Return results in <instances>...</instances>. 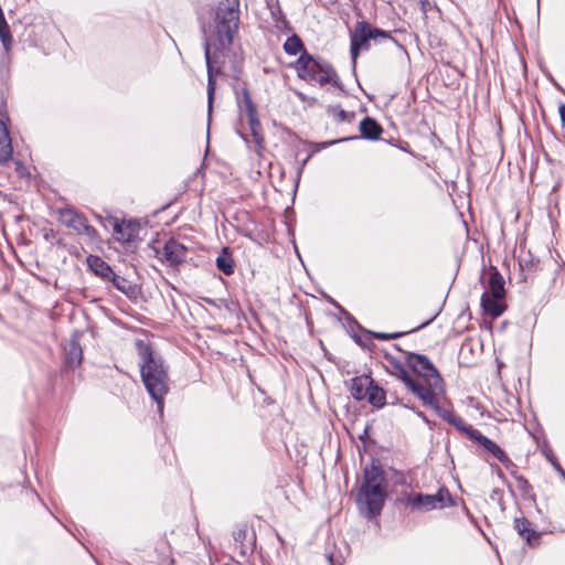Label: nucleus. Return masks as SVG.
Wrapping results in <instances>:
<instances>
[{
  "instance_id": "f257e3e1",
  "label": "nucleus",
  "mask_w": 565,
  "mask_h": 565,
  "mask_svg": "<svg viewBox=\"0 0 565 565\" xmlns=\"http://www.w3.org/2000/svg\"><path fill=\"white\" fill-rule=\"evenodd\" d=\"M241 23L239 0H221L211 20L202 26L204 57L207 72V105L212 109L216 88L215 77L230 66L238 78L242 57L233 47Z\"/></svg>"
},
{
  "instance_id": "f03ea898",
  "label": "nucleus",
  "mask_w": 565,
  "mask_h": 565,
  "mask_svg": "<svg viewBox=\"0 0 565 565\" xmlns=\"http://www.w3.org/2000/svg\"><path fill=\"white\" fill-rule=\"evenodd\" d=\"M136 347L140 358L139 366L142 383L151 398L157 403L158 413L162 414L164 396L169 392V367L163 358L145 341L138 340Z\"/></svg>"
},
{
  "instance_id": "7ed1b4c3",
  "label": "nucleus",
  "mask_w": 565,
  "mask_h": 565,
  "mask_svg": "<svg viewBox=\"0 0 565 565\" xmlns=\"http://www.w3.org/2000/svg\"><path fill=\"white\" fill-rule=\"evenodd\" d=\"M284 50L288 55H297L300 53L295 68L301 79L318 83L320 86L331 84L340 90H344L343 84L333 66L329 62L315 58L309 54L297 34H292L286 40Z\"/></svg>"
},
{
  "instance_id": "20e7f679",
  "label": "nucleus",
  "mask_w": 565,
  "mask_h": 565,
  "mask_svg": "<svg viewBox=\"0 0 565 565\" xmlns=\"http://www.w3.org/2000/svg\"><path fill=\"white\" fill-rule=\"evenodd\" d=\"M387 497V482L382 466L372 460L365 466L355 502L360 513L367 520L380 515Z\"/></svg>"
},
{
  "instance_id": "39448f33",
  "label": "nucleus",
  "mask_w": 565,
  "mask_h": 565,
  "mask_svg": "<svg viewBox=\"0 0 565 565\" xmlns=\"http://www.w3.org/2000/svg\"><path fill=\"white\" fill-rule=\"evenodd\" d=\"M407 366L413 371V382L420 388L419 393H413L417 398L419 394L427 392H444V380L431 361L424 354L407 352Z\"/></svg>"
},
{
  "instance_id": "423d86ee",
  "label": "nucleus",
  "mask_w": 565,
  "mask_h": 565,
  "mask_svg": "<svg viewBox=\"0 0 565 565\" xmlns=\"http://www.w3.org/2000/svg\"><path fill=\"white\" fill-rule=\"evenodd\" d=\"M488 276L484 292L481 296V306L488 316L495 319L505 310V306L501 302L505 297L504 279L495 267H490Z\"/></svg>"
},
{
  "instance_id": "0eeeda50",
  "label": "nucleus",
  "mask_w": 565,
  "mask_h": 565,
  "mask_svg": "<svg viewBox=\"0 0 565 565\" xmlns=\"http://www.w3.org/2000/svg\"><path fill=\"white\" fill-rule=\"evenodd\" d=\"M399 501L412 511H430L455 505V501L446 487L439 488L435 494L406 493Z\"/></svg>"
},
{
  "instance_id": "6e6552de",
  "label": "nucleus",
  "mask_w": 565,
  "mask_h": 565,
  "mask_svg": "<svg viewBox=\"0 0 565 565\" xmlns=\"http://www.w3.org/2000/svg\"><path fill=\"white\" fill-rule=\"evenodd\" d=\"M374 29L375 28L371 26V24L366 21L356 22L354 30L350 35V53L353 61L358 58L361 50H367L370 47V40H379Z\"/></svg>"
},
{
  "instance_id": "1a4fd4ad",
  "label": "nucleus",
  "mask_w": 565,
  "mask_h": 565,
  "mask_svg": "<svg viewBox=\"0 0 565 565\" xmlns=\"http://www.w3.org/2000/svg\"><path fill=\"white\" fill-rule=\"evenodd\" d=\"M441 392H423L419 394V401L424 406H428L435 411V413L448 424L455 426L457 429L463 425V419L457 416L452 411L446 409L439 405L438 394Z\"/></svg>"
},
{
  "instance_id": "9d476101",
  "label": "nucleus",
  "mask_w": 565,
  "mask_h": 565,
  "mask_svg": "<svg viewBox=\"0 0 565 565\" xmlns=\"http://www.w3.org/2000/svg\"><path fill=\"white\" fill-rule=\"evenodd\" d=\"M60 220L65 226L73 228L78 234H85L89 238H95L97 236V231L89 225L87 218L73 209L61 210Z\"/></svg>"
},
{
  "instance_id": "9b49d317",
  "label": "nucleus",
  "mask_w": 565,
  "mask_h": 565,
  "mask_svg": "<svg viewBox=\"0 0 565 565\" xmlns=\"http://www.w3.org/2000/svg\"><path fill=\"white\" fill-rule=\"evenodd\" d=\"M157 255H161L160 259L170 266L178 267L185 262L188 247L181 242L170 238L166 242L162 252L156 250Z\"/></svg>"
},
{
  "instance_id": "f8f14e48",
  "label": "nucleus",
  "mask_w": 565,
  "mask_h": 565,
  "mask_svg": "<svg viewBox=\"0 0 565 565\" xmlns=\"http://www.w3.org/2000/svg\"><path fill=\"white\" fill-rule=\"evenodd\" d=\"M242 71L238 73V76L241 75ZM232 77L234 79L233 89L235 93V98L237 106L241 110H245L246 115H254V113H257V107L255 103L252 99L249 89L246 85V83H239V77L235 78L234 73L232 72Z\"/></svg>"
},
{
  "instance_id": "ddd939ff",
  "label": "nucleus",
  "mask_w": 565,
  "mask_h": 565,
  "mask_svg": "<svg viewBox=\"0 0 565 565\" xmlns=\"http://www.w3.org/2000/svg\"><path fill=\"white\" fill-rule=\"evenodd\" d=\"M388 361L387 371L401 380L412 393H419L420 388L413 382V374L396 359L386 358Z\"/></svg>"
},
{
  "instance_id": "4468645a",
  "label": "nucleus",
  "mask_w": 565,
  "mask_h": 565,
  "mask_svg": "<svg viewBox=\"0 0 565 565\" xmlns=\"http://www.w3.org/2000/svg\"><path fill=\"white\" fill-rule=\"evenodd\" d=\"M514 529L530 546H537L540 544L541 533L532 527V523L526 518H515Z\"/></svg>"
},
{
  "instance_id": "2eb2a0df",
  "label": "nucleus",
  "mask_w": 565,
  "mask_h": 565,
  "mask_svg": "<svg viewBox=\"0 0 565 565\" xmlns=\"http://www.w3.org/2000/svg\"><path fill=\"white\" fill-rule=\"evenodd\" d=\"M373 379L369 375L355 376L351 380L350 392L354 399L363 401L372 386Z\"/></svg>"
},
{
  "instance_id": "dca6fc26",
  "label": "nucleus",
  "mask_w": 565,
  "mask_h": 565,
  "mask_svg": "<svg viewBox=\"0 0 565 565\" xmlns=\"http://www.w3.org/2000/svg\"><path fill=\"white\" fill-rule=\"evenodd\" d=\"M88 268L100 279L107 281L114 270L102 257L89 255L86 258Z\"/></svg>"
},
{
  "instance_id": "f3484780",
  "label": "nucleus",
  "mask_w": 565,
  "mask_h": 565,
  "mask_svg": "<svg viewBox=\"0 0 565 565\" xmlns=\"http://www.w3.org/2000/svg\"><path fill=\"white\" fill-rule=\"evenodd\" d=\"M107 281H110L117 290L122 292L129 299L137 298V296H138L137 286L135 284H132L130 280L126 279L125 277H121L114 271Z\"/></svg>"
},
{
  "instance_id": "a211bd4d",
  "label": "nucleus",
  "mask_w": 565,
  "mask_h": 565,
  "mask_svg": "<svg viewBox=\"0 0 565 565\" xmlns=\"http://www.w3.org/2000/svg\"><path fill=\"white\" fill-rule=\"evenodd\" d=\"M115 233L120 235L124 242L130 243L138 236L139 224L136 221L118 222L114 224Z\"/></svg>"
},
{
  "instance_id": "6ab92c4d",
  "label": "nucleus",
  "mask_w": 565,
  "mask_h": 565,
  "mask_svg": "<svg viewBox=\"0 0 565 565\" xmlns=\"http://www.w3.org/2000/svg\"><path fill=\"white\" fill-rule=\"evenodd\" d=\"M360 132L364 139L377 140L383 132V128L374 118L365 117L360 122Z\"/></svg>"
},
{
  "instance_id": "aec40b11",
  "label": "nucleus",
  "mask_w": 565,
  "mask_h": 565,
  "mask_svg": "<svg viewBox=\"0 0 565 565\" xmlns=\"http://www.w3.org/2000/svg\"><path fill=\"white\" fill-rule=\"evenodd\" d=\"M12 153L13 148L9 131L3 121L0 120V164L7 163L12 158Z\"/></svg>"
},
{
  "instance_id": "412c9836",
  "label": "nucleus",
  "mask_w": 565,
  "mask_h": 565,
  "mask_svg": "<svg viewBox=\"0 0 565 565\" xmlns=\"http://www.w3.org/2000/svg\"><path fill=\"white\" fill-rule=\"evenodd\" d=\"M216 267L226 276L234 274L235 263L230 247H223L220 255L216 257Z\"/></svg>"
},
{
  "instance_id": "4be33fe9",
  "label": "nucleus",
  "mask_w": 565,
  "mask_h": 565,
  "mask_svg": "<svg viewBox=\"0 0 565 565\" xmlns=\"http://www.w3.org/2000/svg\"><path fill=\"white\" fill-rule=\"evenodd\" d=\"M83 351L78 341L72 340L65 356V364L68 367H76L82 363Z\"/></svg>"
},
{
  "instance_id": "5701e85b",
  "label": "nucleus",
  "mask_w": 565,
  "mask_h": 565,
  "mask_svg": "<svg viewBox=\"0 0 565 565\" xmlns=\"http://www.w3.org/2000/svg\"><path fill=\"white\" fill-rule=\"evenodd\" d=\"M367 402L376 407V408H381L385 405L386 403V394H385V391L377 386L374 382L372 383V386L366 395V398Z\"/></svg>"
},
{
  "instance_id": "b1692460",
  "label": "nucleus",
  "mask_w": 565,
  "mask_h": 565,
  "mask_svg": "<svg viewBox=\"0 0 565 565\" xmlns=\"http://www.w3.org/2000/svg\"><path fill=\"white\" fill-rule=\"evenodd\" d=\"M270 13H271V19L274 21V25L277 30H279V31H290L291 30L289 21L287 20L286 15L282 12L278 2L276 3V6L274 8H271Z\"/></svg>"
},
{
  "instance_id": "393cba45",
  "label": "nucleus",
  "mask_w": 565,
  "mask_h": 565,
  "mask_svg": "<svg viewBox=\"0 0 565 565\" xmlns=\"http://www.w3.org/2000/svg\"><path fill=\"white\" fill-rule=\"evenodd\" d=\"M483 448L493 455L505 468L513 467V461L493 440L490 439Z\"/></svg>"
},
{
  "instance_id": "a878e982",
  "label": "nucleus",
  "mask_w": 565,
  "mask_h": 565,
  "mask_svg": "<svg viewBox=\"0 0 565 565\" xmlns=\"http://www.w3.org/2000/svg\"><path fill=\"white\" fill-rule=\"evenodd\" d=\"M247 120L254 142L260 147L264 141V138L262 134V125L258 118V113H254V115H247Z\"/></svg>"
},
{
  "instance_id": "bb28decb",
  "label": "nucleus",
  "mask_w": 565,
  "mask_h": 565,
  "mask_svg": "<svg viewBox=\"0 0 565 565\" xmlns=\"http://www.w3.org/2000/svg\"><path fill=\"white\" fill-rule=\"evenodd\" d=\"M458 430L465 433L470 439L477 441L482 447H484L490 440V438L484 436L478 429L473 428L471 425L466 424V422H463V425H461Z\"/></svg>"
},
{
  "instance_id": "cd10ccee",
  "label": "nucleus",
  "mask_w": 565,
  "mask_h": 565,
  "mask_svg": "<svg viewBox=\"0 0 565 565\" xmlns=\"http://www.w3.org/2000/svg\"><path fill=\"white\" fill-rule=\"evenodd\" d=\"M543 454L546 457V459L552 463L554 469L561 475V477L565 480V470L562 468L559 462L557 461L556 457L554 456L552 449L546 448L543 449Z\"/></svg>"
},
{
  "instance_id": "c85d7f7f",
  "label": "nucleus",
  "mask_w": 565,
  "mask_h": 565,
  "mask_svg": "<svg viewBox=\"0 0 565 565\" xmlns=\"http://www.w3.org/2000/svg\"><path fill=\"white\" fill-rule=\"evenodd\" d=\"M328 111L332 114L338 122H344L350 120L349 114L342 109L339 105L329 106Z\"/></svg>"
},
{
  "instance_id": "c756f323",
  "label": "nucleus",
  "mask_w": 565,
  "mask_h": 565,
  "mask_svg": "<svg viewBox=\"0 0 565 565\" xmlns=\"http://www.w3.org/2000/svg\"><path fill=\"white\" fill-rule=\"evenodd\" d=\"M515 481L519 490L522 492V495L526 498L532 490V486L523 476H515Z\"/></svg>"
},
{
  "instance_id": "7c9ffc66",
  "label": "nucleus",
  "mask_w": 565,
  "mask_h": 565,
  "mask_svg": "<svg viewBox=\"0 0 565 565\" xmlns=\"http://www.w3.org/2000/svg\"><path fill=\"white\" fill-rule=\"evenodd\" d=\"M407 332H394V333H385V332H373L370 331V334L376 340H393L398 339L406 334Z\"/></svg>"
},
{
  "instance_id": "2f4dec72",
  "label": "nucleus",
  "mask_w": 565,
  "mask_h": 565,
  "mask_svg": "<svg viewBox=\"0 0 565 565\" xmlns=\"http://www.w3.org/2000/svg\"><path fill=\"white\" fill-rule=\"evenodd\" d=\"M247 536V525L246 524H239L234 531H233V539L235 542L243 544Z\"/></svg>"
},
{
  "instance_id": "473e14b6",
  "label": "nucleus",
  "mask_w": 565,
  "mask_h": 565,
  "mask_svg": "<svg viewBox=\"0 0 565 565\" xmlns=\"http://www.w3.org/2000/svg\"><path fill=\"white\" fill-rule=\"evenodd\" d=\"M375 34H377L379 40H391L392 42L396 43V40L391 35L388 31L382 30V29H374Z\"/></svg>"
},
{
  "instance_id": "72a5a7b5",
  "label": "nucleus",
  "mask_w": 565,
  "mask_h": 565,
  "mask_svg": "<svg viewBox=\"0 0 565 565\" xmlns=\"http://www.w3.org/2000/svg\"><path fill=\"white\" fill-rule=\"evenodd\" d=\"M403 406H404V407H406V408H409V409L414 411L418 417H420L424 422L428 423V419H427V417L425 416V414H424L423 412H420V411H415V408H414L413 406H408V405H406V404H403Z\"/></svg>"
},
{
  "instance_id": "f704fd0d",
  "label": "nucleus",
  "mask_w": 565,
  "mask_h": 565,
  "mask_svg": "<svg viewBox=\"0 0 565 565\" xmlns=\"http://www.w3.org/2000/svg\"><path fill=\"white\" fill-rule=\"evenodd\" d=\"M436 318V315L433 316L430 319H428L427 321L423 322L420 326H418L417 328H414L411 332H415V331H418L420 330L422 328H425L426 326H428L434 319Z\"/></svg>"
},
{
  "instance_id": "c9c22d12",
  "label": "nucleus",
  "mask_w": 565,
  "mask_h": 565,
  "mask_svg": "<svg viewBox=\"0 0 565 565\" xmlns=\"http://www.w3.org/2000/svg\"><path fill=\"white\" fill-rule=\"evenodd\" d=\"M505 469L510 472V475H511L514 479H515V476H520V475L518 473V466H516L514 462H513V467H511V468H505Z\"/></svg>"
},
{
  "instance_id": "e433bc0d",
  "label": "nucleus",
  "mask_w": 565,
  "mask_h": 565,
  "mask_svg": "<svg viewBox=\"0 0 565 565\" xmlns=\"http://www.w3.org/2000/svg\"><path fill=\"white\" fill-rule=\"evenodd\" d=\"M559 115L562 120V126L565 128V105L559 107Z\"/></svg>"
},
{
  "instance_id": "4c0bfd02",
  "label": "nucleus",
  "mask_w": 565,
  "mask_h": 565,
  "mask_svg": "<svg viewBox=\"0 0 565 565\" xmlns=\"http://www.w3.org/2000/svg\"><path fill=\"white\" fill-rule=\"evenodd\" d=\"M501 494H502V491H501L500 489H498V488H497V489H493V490H492L490 498H491L492 500H494V499H497V497H500Z\"/></svg>"
},
{
  "instance_id": "58836bf2",
  "label": "nucleus",
  "mask_w": 565,
  "mask_h": 565,
  "mask_svg": "<svg viewBox=\"0 0 565 565\" xmlns=\"http://www.w3.org/2000/svg\"><path fill=\"white\" fill-rule=\"evenodd\" d=\"M354 341H355L359 345H361V347H363V345H364V343L362 342V340H361V338H360L359 335H354Z\"/></svg>"
},
{
  "instance_id": "ea45409f",
  "label": "nucleus",
  "mask_w": 565,
  "mask_h": 565,
  "mask_svg": "<svg viewBox=\"0 0 565 565\" xmlns=\"http://www.w3.org/2000/svg\"><path fill=\"white\" fill-rule=\"evenodd\" d=\"M340 309H341V311H343L344 315H348V311L344 310V308H340Z\"/></svg>"
},
{
  "instance_id": "a19ab883",
  "label": "nucleus",
  "mask_w": 565,
  "mask_h": 565,
  "mask_svg": "<svg viewBox=\"0 0 565 565\" xmlns=\"http://www.w3.org/2000/svg\"><path fill=\"white\" fill-rule=\"evenodd\" d=\"M340 309H341V311H343L344 315H348V311L344 310V308H340Z\"/></svg>"
},
{
  "instance_id": "79ce46f5",
  "label": "nucleus",
  "mask_w": 565,
  "mask_h": 565,
  "mask_svg": "<svg viewBox=\"0 0 565 565\" xmlns=\"http://www.w3.org/2000/svg\"><path fill=\"white\" fill-rule=\"evenodd\" d=\"M340 309H341V311H343L344 315H348V311L344 310V308H340Z\"/></svg>"
}]
</instances>
